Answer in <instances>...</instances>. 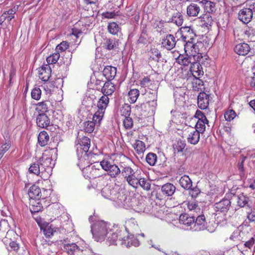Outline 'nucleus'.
<instances>
[{"label":"nucleus","mask_w":255,"mask_h":255,"mask_svg":"<svg viewBox=\"0 0 255 255\" xmlns=\"http://www.w3.org/2000/svg\"><path fill=\"white\" fill-rule=\"evenodd\" d=\"M187 207L190 211L194 210L196 212L200 211V208L198 204L195 202H189L187 204Z\"/></svg>","instance_id":"nucleus-59"},{"label":"nucleus","mask_w":255,"mask_h":255,"mask_svg":"<svg viewBox=\"0 0 255 255\" xmlns=\"http://www.w3.org/2000/svg\"><path fill=\"white\" fill-rule=\"evenodd\" d=\"M180 32L182 40L186 42L188 40L194 41L196 36L194 30L190 26H183L180 28Z\"/></svg>","instance_id":"nucleus-13"},{"label":"nucleus","mask_w":255,"mask_h":255,"mask_svg":"<svg viewBox=\"0 0 255 255\" xmlns=\"http://www.w3.org/2000/svg\"><path fill=\"white\" fill-rule=\"evenodd\" d=\"M190 71L194 78H200L204 74L202 66L197 62H193L190 67Z\"/></svg>","instance_id":"nucleus-26"},{"label":"nucleus","mask_w":255,"mask_h":255,"mask_svg":"<svg viewBox=\"0 0 255 255\" xmlns=\"http://www.w3.org/2000/svg\"><path fill=\"white\" fill-rule=\"evenodd\" d=\"M101 194L105 198L113 201L120 207H122L127 197L124 191L120 189L118 186L112 187L106 186L101 190Z\"/></svg>","instance_id":"nucleus-2"},{"label":"nucleus","mask_w":255,"mask_h":255,"mask_svg":"<svg viewBox=\"0 0 255 255\" xmlns=\"http://www.w3.org/2000/svg\"><path fill=\"white\" fill-rule=\"evenodd\" d=\"M38 72L39 78L43 81H47L51 77V69L48 65L42 66Z\"/></svg>","instance_id":"nucleus-24"},{"label":"nucleus","mask_w":255,"mask_h":255,"mask_svg":"<svg viewBox=\"0 0 255 255\" xmlns=\"http://www.w3.org/2000/svg\"><path fill=\"white\" fill-rule=\"evenodd\" d=\"M9 230V226L7 221L0 218V240L6 237Z\"/></svg>","instance_id":"nucleus-30"},{"label":"nucleus","mask_w":255,"mask_h":255,"mask_svg":"<svg viewBox=\"0 0 255 255\" xmlns=\"http://www.w3.org/2000/svg\"><path fill=\"white\" fill-rule=\"evenodd\" d=\"M122 207L125 209L130 208L138 213H148L149 211V210L146 208L145 203L144 202L137 198L129 196H127Z\"/></svg>","instance_id":"nucleus-5"},{"label":"nucleus","mask_w":255,"mask_h":255,"mask_svg":"<svg viewBox=\"0 0 255 255\" xmlns=\"http://www.w3.org/2000/svg\"><path fill=\"white\" fill-rule=\"evenodd\" d=\"M254 13L247 6L240 10L238 14L239 20L244 23H248L252 20Z\"/></svg>","instance_id":"nucleus-16"},{"label":"nucleus","mask_w":255,"mask_h":255,"mask_svg":"<svg viewBox=\"0 0 255 255\" xmlns=\"http://www.w3.org/2000/svg\"><path fill=\"white\" fill-rule=\"evenodd\" d=\"M246 6L255 14V0H248L246 1Z\"/></svg>","instance_id":"nucleus-62"},{"label":"nucleus","mask_w":255,"mask_h":255,"mask_svg":"<svg viewBox=\"0 0 255 255\" xmlns=\"http://www.w3.org/2000/svg\"><path fill=\"white\" fill-rule=\"evenodd\" d=\"M87 152H77L78 158L77 165L83 170V172H84V169L86 168V166L90 165Z\"/></svg>","instance_id":"nucleus-20"},{"label":"nucleus","mask_w":255,"mask_h":255,"mask_svg":"<svg viewBox=\"0 0 255 255\" xmlns=\"http://www.w3.org/2000/svg\"><path fill=\"white\" fill-rule=\"evenodd\" d=\"M231 201L228 199H223L220 201L215 204V210L217 213H222L225 216L226 220H227V213L231 208Z\"/></svg>","instance_id":"nucleus-11"},{"label":"nucleus","mask_w":255,"mask_h":255,"mask_svg":"<svg viewBox=\"0 0 255 255\" xmlns=\"http://www.w3.org/2000/svg\"><path fill=\"white\" fill-rule=\"evenodd\" d=\"M43 230V234L47 238H49L53 235L54 233L58 230V228H55L52 225L47 224L44 228H41Z\"/></svg>","instance_id":"nucleus-41"},{"label":"nucleus","mask_w":255,"mask_h":255,"mask_svg":"<svg viewBox=\"0 0 255 255\" xmlns=\"http://www.w3.org/2000/svg\"><path fill=\"white\" fill-rule=\"evenodd\" d=\"M43 207L41 202L34 201L31 203L30 207V210L31 213H37L42 211Z\"/></svg>","instance_id":"nucleus-45"},{"label":"nucleus","mask_w":255,"mask_h":255,"mask_svg":"<svg viewBox=\"0 0 255 255\" xmlns=\"http://www.w3.org/2000/svg\"><path fill=\"white\" fill-rule=\"evenodd\" d=\"M10 147V144L8 143H5L0 146V160Z\"/></svg>","instance_id":"nucleus-57"},{"label":"nucleus","mask_w":255,"mask_h":255,"mask_svg":"<svg viewBox=\"0 0 255 255\" xmlns=\"http://www.w3.org/2000/svg\"><path fill=\"white\" fill-rule=\"evenodd\" d=\"M179 184L184 189L189 190L192 186V182L188 176L184 175L179 179Z\"/></svg>","instance_id":"nucleus-38"},{"label":"nucleus","mask_w":255,"mask_h":255,"mask_svg":"<svg viewBox=\"0 0 255 255\" xmlns=\"http://www.w3.org/2000/svg\"><path fill=\"white\" fill-rule=\"evenodd\" d=\"M200 10V7L194 3H191L187 7V14L189 16H198Z\"/></svg>","instance_id":"nucleus-37"},{"label":"nucleus","mask_w":255,"mask_h":255,"mask_svg":"<svg viewBox=\"0 0 255 255\" xmlns=\"http://www.w3.org/2000/svg\"><path fill=\"white\" fill-rule=\"evenodd\" d=\"M97 117L95 118V114L92 118V121H88L83 123V128L85 132L88 133L92 132L95 126H99L102 120H98Z\"/></svg>","instance_id":"nucleus-18"},{"label":"nucleus","mask_w":255,"mask_h":255,"mask_svg":"<svg viewBox=\"0 0 255 255\" xmlns=\"http://www.w3.org/2000/svg\"><path fill=\"white\" fill-rule=\"evenodd\" d=\"M183 15L180 12H175L173 13L171 17L169 18L167 22L176 24L178 26H181L183 22Z\"/></svg>","instance_id":"nucleus-28"},{"label":"nucleus","mask_w":255,"mask_h":255,"mask_svg":"<svg viewBox=\"0 0 255 255\" xmlns=\"http://www.w3.org/2000/svg\"><path fill=\"white\" fill-rule=\"evenodd\" d=\"M250 211L247 212V218L251 222H255V212L249 208Z\"/></svg>","instance_id":"nucleus-64"},{"label":"nucleus","mask_w":255,"mask_h":255,"mask_svg":"<svg viewBox=\"0 0 255 255\" xmlns=\"http://www.w3.org/2000/svg\"><path fill=\"white\" fill-rule=\"evenodd\" d=\"M193 58L192 56L183 54H180L176 58V61L180 65L188 66L189 64L192 65V60Z\"/></svg>","instance_id":"nucleus-34"},{"label":"nucleus","mask_w":255,"mask_h":255,"mask_svg":"<svg viewBox=\"0 0 255 255\" xmlns=\"http://www.w3.org/2000/svg\"><path fill=\"white\" fill-rule=\"evenodd\" d=\"M125 159V161L120 162L121 173L129 185H133L135 183V173L129 165L131 163L130 159L127 157Z\"/></svg>","instance_id":"nucleus-6"},{"label":"nucleus","mask_w":255,"mask_h":255,"mask_svg":"<svg viewBox=\"0 0 255 255\" xmlns=\"http://www.w3.org/2000/svg\"><path fill=\"white\" fill-rule=\"evenodd\" d=\"M249 198L244 194H240L238 196V205L241 207H249L248 205Z\"/></svg>","instance_id":"nucleus-43"},{"label":"nucleus","mask_w":255,"mask_h":255,"mask_svg":"<svg viewBox=\"0 0 255 255\" xmlns=\"http://www.w3.org/2000/svg\"><path fill=\"white\" fill-rule=\"evenodd\" d=\"M60 57L59 52H57L50 55L46 58V61L48 63L47 65L52 64L56 63Z\"/></svg>","instance_id":"nucleus-48"},{"label":"nucleus","mask_w":255,"mask_h":255,"mask_svg":"<svg viewBox=\"0 0 255 255\" xmlns=\"http://www.w3.org/2000/svg\"><path fill=\"white\" fill-rule=\"evenodd\" d=\"M195 217L188 214H182L179 217V223L183 225L187 230H192Z\"/></svg>","instance_id":"nucleus-14"},{"label":"nucleus","mask_w":255,"mask_h":255,"mask_svg":"<svg viewBox=\"0 0 255 255\" xmlns=\"http://www.w3.org/2000/svg\"><path fill=\"white\" fill-rule=\"evenodd\" d=\"M121 244L125 245L127 248H129L131 246L137 247L140 245L139 241L134 237L133 235H130V237L127 238V240L123 238V240Z\"/></svg>","instance_id":"nucleus-32"},{"label":"nucleus","mask_w":255,"mask_h":255,"mask_svg":"<svg viewBox=\"0 0 255 255\" xmlns=\"http://www.w3.org/2000/svg\"><path fill=\"white\" fill-rule=\"evenodd\" d=\"M176 42V38L174 35L168 34L162 38L161 45L167 50H170L175 47Z\"/></svg>","instance_id":"nucleus-15"},{"label":"nucleus","mask_w":255,"mask_h":255,"mask_svg":"<svg viewBox=\"0 0 255 255\" xmlns=\"http://www.w3.org/2000/svg\"><path fill=\"white\" fill-rule=\"evenodd\" d=\"M41 95V91L38 87L33 88L31 93V96L32 99L35 100H39Z\"/></svg>","instance_id":"nucleus-54"},{"label":"nucleus","mask_w":255,"mask_h":255,"mask_svg":"<svg viewBox=\"0 0 255 255\" xmlns=\"http://www.w3.org/2000/svg\"><path fill=\"white\" fill-rule=\"evenodd\" d=\"M195 119H197L198 121H205L206 122H208V120L206 118V116L204 115V114L200 111L197 110L195 113L194 116Z\"/></svg>","instance_id":"nucleus-61"},{"label":"nucleus","mask_w":255,"mask_h":255,"mask_svg":"<svg viewBox=\"0 0 255 255\" xmlns=\"http://www.w3.org/2000/svg\"><path fill=\"white\" fill-rule=\"evenodd\" d=\"M109 234L106 236L107 237V241L109 243L110 245L118 244L117 242H122L123 238L122 236V232L121 230L117 229L114 231V229H110L109 231Z\"/></svg>","instance_id":"nucleus-12"},{"label":"nucleus","mask_w":255,"mask_h":255,"mask_svg":"<svg viewBox=\"0 0 255 255\" xmlns=\"http://www.w3.org/2000/svg\"><path fill=\"white\" fill-rule=\"evenodd\" d=\"M123 124L126 129H130L132 128L133 126L132 119L129 117H126L124 120Z\"/></svg>","instance_id":"nucleus-58"},{"label":"nucleus","mask_w":255,"mask_h":255,"mask_svg":"<svg viewBox=\"0 0 255 255\" xmlns=\"http://www.w3.org/2000/svg\"><path fill=\"white\" fill-rule=\"evenodd\" d=\"M184 51L187 55L192 56L194 61H199L203 58L205 47L201 41L195 43L194 41L188 40L184 44Z\"/></svg>","instance_id":"nucleus-3"},{"label":"nucleus","mask_w":255,"mask_h":255,"mask_svg":"<svg viewBox=\"0 0 255 255\" xmlns=\"http://www.w3.org/2000/svg\"><path fill=\"white\" fill-rule=\"evenodd\" d=\"M91 145L89 138L87 136H81L78 133L75 145L77 148V152H88Z\"/></svg>","instance_id":"nucleus-10"},{"label":"nucleus","mask_w":255,"mask_h":255,"mask_svg":"<svg viewBox=\"0 0 255 255\" xmlns=\"http://www.w3.org/2000/svg\"><path fill=\"white\" fill-rule=\"evenodd\" d=\"M138 229V225L134 220H131L127 223L126 230L128 231H130L132 234L134 233V231Z\"/></svg>","instance_id":"nucleus-44"},{"label":"nucleus","mask_w":255,"mask_h":255,"mask_svg":"<svg viewBox=\"0 0 255 255\" xmlns=\"http://www.w3.org/2000/svg\"><path fill=\"white\" fill-rule=\"evenodd\" d=\"M51 157L43 154L37 161L31 164L28 169L29 172L46 180L52 173L53 167Z\"/></svg>","instance_id":"nucleus-1"},{"label":"nucleus","mask_w":255,"mask_h":255,"mask_svg":"<svg viewBox=\"0 0 255 255\" xmlns=\"http://www.w3.org/2000/svg\"><path fill=\"white\" fill-rule=\"evenodd\" d=\"M48 116L45 113L39 114L36 117V124L38 127L43 128H47L52 125Z\"/></svg>","instance_id":"nucleus-17"},{"label":"nucleus","mask_w":255,"mask_h":255,"mask_svg":"<svg viewBox=\"0 0 255 255\" xmlns=\"http://www.w3.org/2000/svg\"><path fill=\"white\" fill-rule=\"evenodd\" d=\"M101 167L107 174L112 178H117L121 174L120 167H119L113 162L108 160H103L100 162Z\"/></svg>","instance_id":"nucleus-7"},{"label":"nucleus","mask_w":255,"mask_h":255,"mask_svg":"<svg viewBox=\"0 0 255 255\" xmlns=\"http://www.w3.org/2000/svg\"><path fill=\"white\" fill-rule=\"evenodd\" d=\"M255 242V235L252 237L249 241H246L244 243V246L248 249H251L254 245Z\"/></svg>","instance_id":"nucleus-63"},{"label":"nucleus","mask_w":255,"mask_h":255,"mask_svg":"<svg viewBox=\"0 0 255 255\" xmlns=\"http://www.w3.org/2000/svg\"><path fill=\"white\" fill-rule=\"evenodd\" d=\"M192 85L194 90L199 91V89L201 90V87L203 86V81L200 79V78H195Z\"/></svg>","instance_id":"nucleus-51"},{"label":"nucleus","mask_w":255,"mask_h":255,"mask_svg":"<svg viewBox=\"0 0 255 255\" xmlns=\"http://www.w3.org/2000/svg\"><path fill=\"white\" fill-rule=\"evenodd\" d=\"M251 50L250 46L246 43H241L236 45L234 48L235 52L239 55L245 56Z\"/></svg>","instance_id":"nucleus-27"},{"label":"nucleus","mask_w":255,"mask_h":255,"mask_svg":"<svg viewBox=\"0 0 255 255\" xmlns=\"http://www.w3.org/2000/svg\"><path fill=\"white\" fill-rule=\"evenodd\" d=\"M50 102L49 101H44L37 103L35 110L39 114L45 113L48 111V109L50 106Z\"/></svg>","instance_id":"nucleus-35"},{"label":"nucleus","mask_w":255,"mask_h":255,"mask_svg":"<svg viewBox=\"0 0 255 255\" xmlns=\"http://www.w3.org/2000/svg\"><path fill=\"white\" fill-rule=\"evenodd\" d=\"M69 43L67 41H62L58 44L56 48V51L59 52L60 51H64L69 47Z\"/></svg>","instance_id":"nucleus-56"},{"label":"nucleus","mask_w":255,"mask_h":255,"mask_svg":"<svg viewBox=\"0 0 255 255\" xmlns=\"http://www.w3.org/2000/svg\"><path fill=\"white\" fill-rule=\"evenodd\" d=\"M117 73V68L112 66H107L104 69L102 75L105 79L111 81L113 80Z\"/></svg>","instance_id":"nucleus-25"},{"label":"nucleus","mask_w":255,"mask_h":255,"mask_svg":"<svg viewBox=\"0 0 255 255\" xmlns=\"http://www.w3.org/2000/svg\"><path fill=\"white\" fill-rule=\"evenodd\" d=\"M151 54L152 55L150 56V58L156 61H158L161 56L160 52L156 49L151 50Z\"/></svg>","instance_id":"nucleus-60"},{"label":"nucleus","mask_w":255,"mask_h":255,"mask_svg":"<svg viewBox=\"0 0 255 255\" xmlns=\"http://www.w3.org/2000/svg\"><path fill=\"white\" fill-rule=\"evenodd\" d=\"M139 95V91L137 89H131L128 92V96L130 99V102L134 103Z\"/></svg>","instance_id":"nucleus-46"},{"label":"nucleus","mask_w":255,"mask_h":255,"mask_svg":"<svg viewBox=\"0 0 255 255\" xmlns=\"http://www.w3.org/2000/svg\"><path fill=\"white\" fill-rule=\"evenodd\" d=\"M108 30L112 34H117L120 30L119 25L116 22H111L109 24Z\"/></svg>","instance_id":"nucleus-52"},{"label":"nucleus","mask_w":255,"mask_h":255,"mask_svg":"<svg viewBox=\"0 0 255 255\" xmlns=\"http://www.w3.org/2000/svg\"><path fill=\"white\" fill-rule=\"evenodd\" d=\"M63 251L69 255H83V251L75 243L64 245Z\"/></svg>","instance_id":"nucleus-22"},{"label":"nucleus","mask_w":255,"mask_h":255,"mask_svg":"<svg viewBox=\"0 0 255 255\" xmlns=\"http://www.w3.org/2000/svg\"><path fill=\"white\" fill-rule=\"evenodd\" d=\"M156 160L157 156L154 153L149 152L146 156V161L151 166L154 165Z\"/></svg>","instance_id":"nucleus-47"},{"label":"nucleus","mask_w":255,"mask_h":255,"mask_svg":"<svg viewBox=\"0 0 255 255\" xmlns=\"http://www.w3.org/2000/svg\"><path fill=\"white\" fill-rule=\"evenodd\" d=\"M111 225L103 221L96 222L91 226V232L93 237L97 242L104 240L106 236L109 234Z\"/></svg>","instance_id":"nucleus-4"},{"label":"nucleus","mask_w":255,"mask_h":255,"mask_svg":"<svg viewBox=\"0 0 255 255\" xmlns=\"http://www.w3.org/2000/svg\"><path fill=\"white\" fill-rule=\"evenodd\" d=\"M133 148L138 154H140L145 150V144L141 140H136L133 144Z\"/></svg>","instance_id":"nucleus-42"},{"label":"nucleus","mask_w":255,"mask_h":255,"mask_svg":"<svg viewBox=\"0 0 255 255\" xmlns=\"http://www.w3.org/2000/svg\"><path fill=\"white\" fill-rule=\"evenodd\" d=\"M201 2L204 5L205 8L208 12L213 11L215 7L214 2L207 0H202Z\"/></svg>","instance_id":"nucleus-49"},{"label":"nucleus","mask_w":255,"mask_h":255,"mask_svg":"<svg viewBox=\"0 0 255 255\" xmlns=\"http://www.w3.org/2000/svg\"><path fill=\"white\" fill-rule=\"evenodd\" d=\"M200 131L194 129L191 131L187 138V141L192 144H196L200 139Z\"/></svg>","instance_id":"nucleus-36"},{"label":"nucleus","mask_w":255,"mask_h":255,"mask_svg":"<svg viewBox=\"0 0 255 255\" xmlns=\"http://www.w3.org/2000/svg\"><path fill=\"white\" fill-rule=\"evenodd\" d=\"M210 95L206 93L200 92L198 96V106L201 109H206L209 104Z\"/></svg>","instance_id":"nucleus-23"},{"label":"nucleus","mask_w":255,"mask_h":255,"mask_svg":"<svg viewBox=\"0 0 255 255\" xmlns=\"http://www.w3.org/2000/svg\"><path fill=\"white\" fill-rule=\"evenodd\" d=\"M49 136L45 131H41L38 136V142L41 146H44L48 144Z\"/></svg>","instance_id":"nucleus-39"},{"label":"nucleus","mask_w":255,"mask_h":255,"mask_svg":"<svg viewBox=\"0 0 255 255\" xmlns=\"http://www.w3.org/2000/svg\"><path fill=\"white\" fill-rule=\"evenodd\" d=\"M28 195L31 199L38 200L40 199L44 200L46 198L45 195H42L40 188L35 185H33L30 187L28 190Z\"/></svg>","instance_id":"nucleus-21"},{"label":"nucleus","mask_w":255,"mask_h":255,"mask_svg":"<svg viewBox=\"0 0 255 255\" xmlns=\"http://www.w3.org/2000/svg\"><path fill=\"white\" fill-rule=\"evenodd\" d=\"M176 190L175 187L171 183H167L162 186L161 191L163 194L170 196L175 192Z\"/></svg>","instance_id":"nucleus-33"},{"label":"nucleus","mask_w":255,"mask_h":255,"mask_svg":"<svg viewBox=\"0 0 255 255\" xmlns=\"http://www.w3.org/2000/svg\"><path fill=\"white\" fill-rule=\"evenodd\" d=\"M207 222L204 215H199L196 217V221H194V223L193 226V231H203L206 229Z\"/></svg>","instance_id":"nucleus-19"},{"label":"nucleus","mask_w":255,"mask_h":255,"mask_svg":"<svg viewBox=\"0 0 255 255\" xmlns=\"http://www.w3.org/2000/svg\"><path fill=\"white\" fill-rule=\"evenodd\" d=\"M109 103V98L106 95L102 96L98 101V110L95 113V118L97 117L99 120H102L105 114V110L108 107Z\"/></svg>","instance_id":"nucleus-9"},{"label":"nucleus","mask_w":255,"mask_h":255,"mask_svg":"<svg viewBox=\"0 0 255 255\" xmlns=\"http://www.w3.org/2000/svg\"><path fill=\"white\" fill-rule=\"evenodd\" d=\"M119 46V40L115 39H107L103 43V47L107 50H112Z\"/></svg>","instance_id":"nucleus-40"},{"label":"nucleus","mask_w":255,"mask_h":255,"mask_svg":"<svg viewBox=\"0 0 255 255\" xmlns=\"http://www.w3.org/2000/svg\"><path fill=\"white\" fill-rule=\"evenodd\" d=\"M100 163L95 162L94 164L90 165L89 166H86V168L84 169L83 173L85 174L86 178L90 179H95L97 177H100L102 175V171L100 169Z\"/></svg>","instance_id":"nucleus-8"},{"label":"nucleus","mask_w":255,"mask_h":255,"mask_svg":"<svg viewBox=\"0 0 255 255\" xmlns=\"http://www.w3.org/2000/svg\"><path fill=\"white\" fill-rule=\"evenodd\" d=\"M135 184L131 185L132 187L136 188L139 185L143 190L148 191L150 189L151 184L149 181L144 178H135Z\"/></svg>","instance_id":"nucleus-29"},{"label":"nucleus","mask_w":255,"mask_h":255,"mask_svg":"<svg viewBox=\"0 0 255 255\" xmlns=\"http://www.w3.org/2000/svg\"><path fill=\"white\" fill-rule=\"evenodd\" d=\"M236 116L235 112L233 110H230L225 113L224 118L227 121L230 122L234 120Z\"/></svg>","instance_id":"nucleus-55"},{"label":"nucleus","mask_w":255,"mask_h":255,"mask_svg":"<svg viewBox=\"0 0 255 255\" xmlns=\"http://www.w3.org/2000/svg\"><path fill=\"white\" fill-rule=\"evenodd\" d=\"M115 90V87L114 85L111 82L108 80L105 82L104 85L102 88V92L104 95L107 96L111 95Z\"/></svg>","instance_id":"nucleus-31"},{"label":"nucleus","mask_w":255,"mask_h":255,"mask_svg":"<svg viewBox=\"0 0 255 255\" xmlns=\"http://www.w3.org/2000/svg\"><path fill=\"white\" fill-rule=\"evenodd\" d=\"M209 122L205 121H197L195 125V130L200 131V133H203L205 130V124H208Z\"/></svg>","instance_id":"nucleus-50"},{"label":"nucleus","mask_w":255,"mask_h":255,"mask_svg":"<svg viewBox=\"0 0 255 255\" xmlns=\"http://www.w3.org/2000/svg\"><path fill=\"white\" fill-rule=\"evenodd\" d=\"M131 112V108L129 105L125 104L121 109L120 113L122 116L126 117H129Z\"/></svg>","instance_id":"nucleus-53"}]
</instances>
